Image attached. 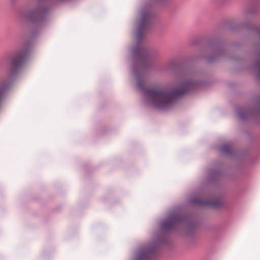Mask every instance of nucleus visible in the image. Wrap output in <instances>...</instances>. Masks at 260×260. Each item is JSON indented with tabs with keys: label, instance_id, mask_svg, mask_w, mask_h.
Instances as JSON below:
<instances>
[{
	"label": "nucleus",
	"instance_id": "f257e3e1",
	"mask_svg": "<svg viewBox=\"0 0 260 260\" xmlns=\"http://www.w3.org/2000/svg\"><path fill=\"white\" fill-rule=\"evenodd\" d=\"M156 15L151 12H143L137 30V43L133 50V70L136 77L138 88L148 96L154 106L161 110L170 108L176 101L186 93H193L203 87L204 81L194 79V75L189 70H183L181 74L185 77L179 87L171 90L155 89L145 87L142 79L144 71L148 69L152 63L153 54L147 48L141 47L144 31L150 29L156 22Z\"/></svg>",
	"mask_w": 260,
	"mask_h": 260
},
{
	"label": "nucleus",
	"instance_id": "f03ea898",
	"mask_svg": "<svg viewBox=\"0 0 260 260\" xmlns=\"http://www.w3.org/2000/svg\"><path fill=\"white\" fill-rule=\"evenodd\" d=\"M190 215L186 213H172L168 216L160 223V227L163 231L171 232L176 229L179 224L188 222V230L194 232L198 224L197 221H190Z\"/></svg>",
	"mask_w": 260,
	"mask_h": 260
},
{
	"label": "nucleus",
	"instance_id": "7ed1b4c3",
	"mask_svg": "<svg viewBox=\"0 0 260 260\" xmlns=\"http://www.w3.org/2000/svg\"><path fill=\"white\" fill-rule=\"evenodd\" d=\"M167 244L166 236H159L156 241L147 244L139 249L136 260H154L158 255L161 246Z\"/></svg>",
	"mask_w": 260,
	"mask_h": 260
},
{
	"label": "nucleus",
	"instance_id": "20e7f679",
	"mask_svg": "<svg viewBox=\"0 0 260 260\" xmlns=\"http://www.w3.org/2000/svg\"><path fill=\"white\" fill-rule=\"evenodd\" d=\"M206 51L210 53L206 57L208 63H212L217 61L221 56L226 55L228 50L225 43L221 40L215 38L211 41L206 46Z\"/></svg>",
	"mask_w": 260,
	"mask_h": 260
},
{
	"label": "nucleus",
	"instance_id": "39448f33",
	"mask_svg": "<svg viewBox=\"0 0 260 260\" xmlns=\"http://www.w3.org/2000/svg\"><path fill=\"white\" fill-rule=\"evenodd\" d=\"M30 41L28 43L27 47L20 50L11 59V70L9 74L11 80H14L17 76L20 70L24 66L26 59L30 54Z\"/></svg>",
	"mask_w": 260,
	"mask_h": 260
},
{
	"label": "nucleus",
	"instance_id": "423d86ee",
	"mask_svg": "<svg viewBox=\"0 0 260 260\" xmlns=\"http://www.w3.org/2000/svg\"><path fill=\"white\" fill-rule=\"evenodd\" d=\"M253 101L254 106L251 109L238 107L236 109L237 115L242 120L253 119L257 122L260 123V95L255 96Z\"/></svg>",
	"mask_w": 260,
	"mask_h": 260
},
{
	"label": "nucleus",
	"instance_id": "0eeeda50",
	"mask_svg": "<svg viewBox=\"0 0 260 260\" xmlns=\"http://www.w3.org/2000/svg\"><path fill=\"white\" fill-rule=\"evenodd\" d=\"M240 28H245L249 34L260 40V27H253L250 23L239 24L232 23L229 26V29L233 31L238 30Z\"/></svg>",
	"mask_w": 260,
	"mask_h": 260
},
{
	"label": "nucleus",
	"instance_id": "6e6552de",
	"mask_svg": "<svg viewBox=\"0 0 260 260\" xmlns=\"http://www.w3.org/2000/svg\"><path fill=\"white\" fill-rule=\"evenodd\" d=\"M189 203L199 205L201 207L208 206L218 209L221 208L223 206L222 202L219 200L209 201L202 200L197 198H191L189 200Z\"/></svg>",
	"mask_w": 260,
	"mask_h": 260
},
{
	"label": "nucleus",
	"instance_id": "1a4fd4ad",
	"mask_svg": "<svg viewBox=\"0 0 260 260\" xmlns=\"http://www.w3.org/2000/svg\"><path fill=\"white\" fill-rule=\"evenodd\" d=\"M222 175V171L219 169L210 170L209 171V181L214 183L220 179Z\"/></svg>",
	"mask_w": 260,
	"mask_h": 260
},
{
	"label": "nucleus",
	"instance_id": "9d476101",
	"mask_svg": "<svg viewBox=\"0 0 260 260\" xmlns=\"http://www.w3.org/2000/svg\"><path fill=\"white\" fill-rule=\"evenodd\" d=\"M220 151L222 152L226 153L229 155H233L235 154L234 150L231 148L230 145L229 144H223L220 148Z\"/></svg>",
	"mask_w": 260,
	"mask_h": 260
},
{
	"label": "nucleus",
	"instance_id": "9b49d317",
	"mask_svg": "<svg viewBox=\"0 0 260 260\" xmlns=\"http://www.w3.org/2000/svg\"><path fill=\"white\" fill-rule=\"evenodd\" d=\"M256 53L258 57V60L256 61L254 63V66L258 70V78L260 80V48L256 51Z\"/></svg>",
	"mask_w": 260,
	"mask_h": 260
},
{
	"label": "nucleus",
	"instance_id": "f8f14e48",
	"mask_svg": "<svg viewBox=\"0 0 260 260\" xmlns=\"http://www.w3.org/2000/svg\"><path fill=\"white\" fill-rule=\"evenodd\" d=\"M251 4L256 7L260 6V0H252Z\"/></svg>",
	"mask_w": 260,
	"mask_h": 260
},
{
	"label": "nucleus",
	"instance_id": "ddd939ff",
	"mask_svg": "<svg viewBox=\"0 0 260 260\" xmlns=\"http://www.w3.org/2000/svg\"><path fill=\"white\" fill-rule=\"evenodd\" d=\"M38 34V29H34L33 30V31L32 32L31 38H35L37 36Z\"/></svg>",
	"mask_w": 260,
	"mask_h": 260
},
{
	"label": "nucleus",
	"instance_id": "4468645a",
	"mask_svg": "<svg viewBox=\"0 0 260 260\" xmlns=\"http://www.w3.org/2000/svg\"><path fill=\"white\" fill-rule=\"evenodd\" d=\"M255 10H253H253H248V11H247V14H253L254 13H255Z\"/></svg>",
	"mask_w": 260,
	"mask_h": 260
}]
</instances>
